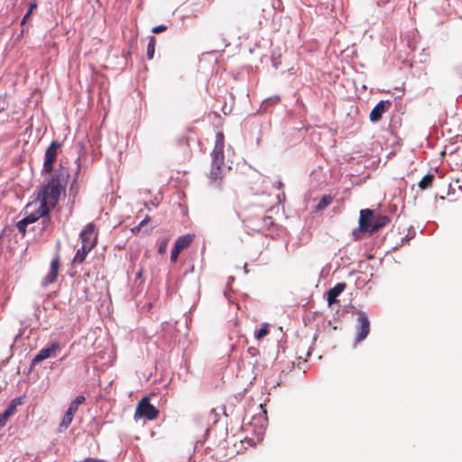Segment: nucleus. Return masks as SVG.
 Wrapping results in <instances>:
<instances>
[{
    "label": "nucleus",
    "instance_id": "obj_1",
    "mask_svg": "<svg viewBox=\"0 0 462 462\" xmlns=\"http://www.w3.org/2000/svg\"><path fill=\"white\" fill-rule=\"evenodd\" d=\"M62 143L57 140L52 141L47 147L44 153L42 173L50 174L46 182L37 190L36 199L33 202H58L63 195L66 197V188L70 178L68 167L61 164L54 169L57 161L58 151Z\"/></svg>",
    "mask_w": 462,
    "mask_h": 462
},
{
    "label": "nucleus",
    "instance_id": "obj_2",
    "mask_svg": "<svg viewBox=\"0 0 462 462\" xmlns=\"http://www.w3.org/2000/svg\"><path fill=\"white\" fill-rule=\"evenodd\" d=\"M391 221L388 216L376 215L374 216L372 209H362L359 217V230L354 231L353 235L356 239H359L357 236L361 232H369L370 234L377 232L380 228L387 226Z\"/></svg>",
    "mask_w": 462,
    "mask_h": 462
},
{
    "label": "nucleus",
    "instance_id": "obj_3",
    "mask_svg": "<svg viewBox=\"0 0 462 462\" xmlns=\"http://www.w3.org/2000/svg\"><path fill=\"white\" fill-rule=\"evenodd\" d=\"M159 415V411L150 403L149 397H143L137 404L135 417L145 418L147 420H155Z\"/></svg>",
    "mask_w": 462,
    "mask_h": 462
},
{
    "label": "nucleus",
    "instance_id": "obj_4",
    "mask_svg": "<svg viewBox=\"0 0 462 462\" xmlns=\"http://www.w3.org/2000/svg\"><path fill=\"white\" fill-rule=\"evenodd\" d=\"M81 245H87L89 248H94L97 244V235H95V225L88 223L79 234Z\"/></svg>",
    "mask_w": 462,
    "mask_h": 462
},
{
    "label": "nucleus",
    "instance_id": "obj_5",
    "mask_svg": "<svg viewBox=\"0 0 462 462\" xmlns=\"http://www.w3.org/2000/svg\"><path fill=\"white\" fill-rule=\"evenodd\" d=\"M60 269V257L59 254H56L50 264V271L47 275L43 278L42 284L46 287L50 284H52L56 282L59 272Z\"/></svg>",
    "mask_w": 462,
    "mask_h": 462
},
{
    "label": "nucleus",
    "instance_id": "obj_6",
    "mask_svg": "<svg viewBox=\"0 0 462 462\" xmlns=\"http://www.w3.org/2000/svg\"><path fill=\"white\" fill-rule=\"evenodd\" d=\"M393 102L391 100H381L379 103L375 105V106L372 109L369 119L372 123L379 122L383 115L389 110L392 106Z\"/></svg>",
    "mask_w": 462,
    "mask_h": 462
},
{
    "label": "nucleus",
    "instance_id": "obj_7",
    "mask_svg": "<svg viewBox=\"0 0 462 462\" xmlns=\"http://www.w3.org/2000/svg\"><path fill=\"white\" fill-rule=\"evenodd\" d=\"M60 349V345L58 342H52L48 347H44L33 357L32 365H34L51 356H52L58 350Z\"/></svg>",
    "mask_w": 462,
    "mask_h": 462
},
{
    "label": "nucleus",
    "instance_id": "obj_8",
    "mask_svg": "<svg viewBox=\"0 0 462 462\" xmlns=\"http://www.w3.org/2000/svg\"><path fill=\"white\" fill-rule=\"evenodd\" d=\"M358 334L356 337V341L360 342L364 340L370 332V321L368 319L367 315L365 312H359L358 314Z\"/></svg>",
    "mask_w": 462,
    "mask_h": 462
},
{
    "label": "nucleus",
    "instance_id": "obj_9",
    "mask_svg": "<svg viewBox=\"0 0 462 462\" xmlns=\"http://www.w3.org/2000/svg\"><path fill=\"white\" fill-rule=\"evenodd\" d=\"M54 206L55 204H41L37 210L28 214L24 218L29 224H32L40 217L46 216Z\"/></svg>",
    "mask_w": 462,
    "mask_h": 462
},
{
    "label": "nucleus",
    "instance_id": "obj_10",
    "mask_svg": "<svg viewBox=\"0 0 462 462\" xmlns=\"http://www.w3.org/2000/svg\"><path fill=\"white\" fill-rule=\"evenodd\" d=\"M346 284L345 282H338L327 292L328 304L331 306L337 302V298L345 291Z\"/></svg>",
    "mask_w": 462,
    "mask_h": 462
},
{
    "label": "nucleus",
    "instance_id": "obj_11",
    "mask_svg": "<svg viewBox=\"0 0 462 462\" xmlns=\"http://www.w3.org/2000/svg\"><path fill=\"white\" fill-rule=\"evenodd\" d=\"M79 171H80V165L79 164L77 171L74 175V178H73V180L70 183L69 189L68 199L72 200V202H74L75 199H77V196H78V193L79 190V182L77 180Z\"/></svg>",
    "mask_w": 462,
    "mask_h": 462
},
{
    "label": "nucleus",
    "instance_id": "obj_12",
    "mask_svg": "<svg viewBox=\"0 0 462 462\" xmlns=\"http://www.w3.org/2000/svg\"><path fill=\"white\" fill-rule=\"evenodd\" d=\"M272 189L274 193L276 202H285L286 195L284 192V184L282 183V181L281 180H278L273 184Z\"/></svg>",
    "mask_w": 462,
    "mask_h": 462
},
{
    "label": "nucleus",
    "instance_id": "obj_13",
    "mask_svg": "<svg viewBox=\"0 0 462 462\" xmlns=\"http://www.w3.org/2000/svg\"><path fill=\"white\" fill-rule=\"evenodd\" d=\"M78 410L79 409L69 404V407L66 411L65 415L63 416V419L60 424V429L66 430L70 425V423L73 420L74 415L78 411Z\"/></svg>",
    "mask_w": 462,
    "mask_h": 462
},
{
    "label": "nucleus",
    "instance_id": "obj_14",
    "mask_svg": "<svg viewBox=\"0 0 462 462\" xmlns=\"http://www.w3.org/2000/svg\"><path fill=\"white\" fill-rule=\"evenodd\" d=\"M91 250L92 248H89L87 245H81L80 248H79L76 252V254L73 258V263H82Z\"/></svg>",
    "mask_w": 462,
    "mask_h": 462
},
{
    "label": "nucleus",
    "instance_id": "obj_15",
    "mask_svg": "<svg viewBox=\"0 0 462 462\" xmlns=\"http://www.w3.org/2000/svg\"><path fill=\"white\" fill-rule=\"evenodd\" d=\"M193 239H194V235H185V236H180L175 241V245L182 251L192 243Z\"/></svg>",
    "mask_w": 462,
    "mask_h": 462
},
{
    "label": "nucleus",
    "instance_id": "obj_16",
    "mask_svg": "<svg viewBox=\"0 0 462 462\" xmlns=\"http://www.w3.org/2000/svg\"><path fill=\"white\" fill-rule=\"evenodd\" d=\"M280 100H281V98H280L279 96H273V97H270L268 98H265L262 102V105L260 106L259 112H266V111H268V109L271 106L277 105L280 102Z\"/></svg>",
    "mask_w": 462,
    "mask_h": 462
},
{
    "label": "nucleus",
    "instance_id": "obj_17",
    "mask_svg": "<svg viewBox=\"0 0 462 462\" xmlns=\"http://www.w3.org/2000/svg\"><path fill=\"white\" fill-rule=\"evenodd\" d=\"M435 180V175L432 173L426 174L420 181L419 188L420 190H424L432 186V182Z\"/></svg>",
    "mask_w": 462,
    "mask_h": 462
},
{
    "label": "nucleus",
    "instance_id": "obj_18",
    "mask_svg": "<svg viewBox=\"0 0 462 462\" xmlns=\"http://www.w3.org/2000/svg\"><path fill=\"white\" fill-rule=\"evenodd\" d=\"M212 165H216L217 168H221L224 164V152L212 151Z\"/></svg>",
    "mask_w": 462,
    "mask_h": 462
},
{
    "label": "nucleus",
    "instance_id": "obj_19",
    "mask_svg": "<svg viewBox=\"0 0 462 462\" xmlns=\"http://www.w3.org/2000/svg\"><path fill=\"white\" fill-rule=\"evenodd\" d=\"M149 42L147 45V59L152 60L154 57V51H155V44H156V38L154 36H149Z\"/></svg>",
    "mask_w": 462,
    "mask_h": 462
},
{
    "label": "nucleus",
    "instance_id": "obj_20",
    "mask_svg": "<svg viewBox=\"0 0 462 462\" xmlns=\"http://www.w3.org/2000/svg\"><path fill=\"white\" fill-rule=\"evenodd\" d=\"M270 332L269 330V324L263 323L262 324L261 328L254 332V337L257 340H261L263 337H264L266 335H268Z\"/></svg>",
    "mask_w": 462,
    "mask_h": 462
},
{
    "label": "nucleus",
    "instance_id": "obj_21",
    "mask_svg": "<svg viewBox=\"0 0 462 462\" xmlns=\"http://www.w3.org/2000/svg\"><path fill=\"white\" fill-rule=\"evenodd\" d=\"M213 151L224 152V134L221 132L217 134L215 147Z\"/></svg>",
    "mask_w": 462,
    "mask_h": 462
},
{
    "label": "nucleus",
    "instance_id": "obj_22",
    "mask_svg": "<svg viewBox=\"0 0 462 462\" xmlns=\"http://www.w3.org/2000/svg\"><path fill=\"white\" fill-rule=\"evenodd\" d=\"M37 7H38V5H37L36 2L30 3L28 11L23 15V17L21 21V25H23L26 23V21L30 18V16L32 14L33 11L37 9Z\"/></svg>",
    "mask_w": 462,
    "mask_h": 462
},
{
    "label": "nucleus",
    "instance_id": "obj_23",
    "mask_svg": "<svg viewBox=\"0 0 462 462\" xmlns=\"http://www.w3.org/2000/svg\"><path fill=\"white\" fill-rule=\"evenodd\" d=\"M221 168H217L216 165H212V169L209 173V179L212 181H217L220 179Z\"/></svg>",
    "mask_w": 462,
    "mask_h": 462
},
{
    "label": "nucleus",
    "instance_id": "obj_24",
    "mask_svg": "<svg viewBox=\"0 0 462 462\" xmlns=\"http://www.w3.org/2000/svg\"><path fill=\"white\" fill-rule=\"evenodd\" d=\"M150 220H151L150 217L145 216L144 218L142 219L141 222L137 226H134L131 229L132 233L138 234L141 231L142 227L144 226V225H146L148 222H150Z\"/></svg>",
    "mask_w": 462,
    "mask_h": 462
},
{
    "label": "nucleus",
    "instance_id": "obj_25",
    "mask_svg": "<svg viewBox=\"0 0 462 462\" xmlns=\"http://www.w3.org/2000/svg\"><path fill=\"white\" fill-rule=\"evenodd\" d=\"M29 225V222L27 221V219H25L24 217L23 219H21L20 221L17 222L16 224V227L18 229V231L23 235L24 236L25 233H26V227L27 226Z\"/></svg>",
    "mask_w": 462,
    "mask_h": 462
},
{
    "label": "nucleus",
    "instance_id": "obj_26",
    "mask_svg": "<svg viewBox=\"0 0 462 462\" xmlns=\"http://www.w3.org/2000/svg\"><path fill=\"white\" fill-rule=\"evenodd\" d=\"M85 397L83 395L77 396L70 403V405L74 406L75 408L79 409V406L85 402Z\"/></svg>",
    "mask_w": 462,
    "mask_h": 462
},
{
    "label": "nucleus",
    "instance_id": "obj_27",
    "mask_svg": "<svg viewBox=\"0 0 462 462\" xmlns=\"http://www.w3.org/2000/svg\"><path fill=\"white\" fill-rule=\"evenodd\" d=\"M181 250L179 249L175 245L171 254V261L172 263H175L179 257V254H180Z\"/></svg>",
    "mask_w": 462,
    "mask_h": 462
},
{
    "label": "nucleus",
    "instance_id": "obj_28",
    "mask_svg": "<svg viewBox=\"0 0 462 462\" xmlns=\"http://www.w3.org/2000/svg\"><path fill=\"white\" fill-rule=\"evenodd\" d=\"M16 400H13L8 408L5 411L4 413H7V419L14 413L16 407Z\"/></svg>",
    "mask_w": 462,
    "mask_h": 462
},
{
    "label": "nucleus",
    "instance_id": "obj_29",
    "mask_svg": "<svg viewBox=\"0 0 462 462\" xmlns=\"http://www.w3.org/2000/svg\"><path fill=\"white\" fill-rule=\"evenodd\" d=\"M166 30H167V26H166V25H164V24H161V25L154 26V27L152 29V32L153 33H156V34H157V33H161V32H164V31H166Z\"/></svg>",
    "mask_w": 462,
    "mask_h": 462
},
{
    "label": "nucleus",
    "instance_id": "obj_30",
    "mask_svg": "<svg viewBox=\"0 0 462 462\" xmlns=\"http://www.w3.org/2000/svg\"><path fill=\"white\" fill-rule=\"evenodd\" d=\"M247 353L249 354L250 356L252 357H257L259 356V350L256 348V347H254V346H250L248 349H247Z\"/></svg>",
    "mask_w": 462,
    "mask_h": 462
},
{
    "label": "nucleus",
    "instance_id": "obj_31",
    "mask_svg": "<svg viewBox=\"0 0 462 462\" xmlns=\"http://www.w3.org/2000/svg\"><path fill=\"white\" fill-rule=\"evenodd\" d=\"M7 420V413H3L0 415V429L5 425Z\"/></svg>",
    "mask_w": 462,
    "mask_h": 462
},
{
    "label": "nucleus",
    "instance_id": "obj_32",
    "mask_svg": "<svg viewBox=\"0 0 462 462\" xmlns=\"http://www.w3.org/2000/svg\"><path fill=\"white\" fill-rule=\"evenodd\" d=\"M391 0H375L376 5L378 7H383L385 5L390 3Z\"/></svg>",
    "mask_w": 462,
    "mask_h": 462
},
{
    "label": "nucleus",
    "instance_id": "obj_33",
    "mask_svg": "<svg viewBox=\"0 0 462 462\" xmlns=\"http://www.w3.org/2000/svg\"><path fill=\"white\" fill-rule=\"evenodd\" d=\"M331 197L328 195H324L321 197L319 202H330Z\"/></svg>",
    "mask_w": 462,
    "mask_h": 462
},
{
    "label": "nucleus",
    "instance_id": "obj_34",
    "mask_svg": "<svg viewBox=\"0 0 462 462\" xmlns=\"http://www.w3.org/2000/svg\"><path fill=\"white\" fill-rule=\"evenodd\" d=\"M166 250V242L162 243L159 247V253L163 254Z\"/></svg>",
    "mask_w": 462,
    "mask_h": 462
},
{
    "label": "nucleus",
    "instance_id": "obj_35",
    "mask_svg": "<svg viewBox=\"0 0 462 462\" xmlns=\"http://www.w3.org/2000/svg\"><path fill=\"white\" fill-rule=\"evenodd\" d=\"M82 462H100V460L97 458L87 457Z\"/></svg>",
    "mask_w": 462,
    "mask_h": 462
},
{
    "label": "nucleus",
    "instance_id": "obj_36",
    "mask_svg": "<svg viewBox=\"0 0 462 462\" xmlns=\"http://www.w3.org/2000/svg\"><path fill=\"white\" fill-rule=\"evenodd\" d=\"M272 61H273V66L277 69L280 62L277 60V59H274V58H273Z\"/></svg>",
    "mask_w": 462,
    "mask_h": 462
},
{
    "label": "nucleus",
    "instance_id": "obj_37",
    "mask_svg": "<svg viewBox=\"0 0 462 462\" xmlns=\"http://www.w3.org/2000/svg\"><path fill=\"white\" fill-rule=\"evenodd\" d=\"M328 204H318L317 206V210H321L322 208H324L325 206H327Z\"/></svg>",
    "mask_w": 462,
    "mask_h": 462
},
{
    "label": "nucleus",
    "instance_id": "obj_38",
    "mask_svg": "<svg viewBox=\"0 0 462 462\" xmlns=\"http://www.w3.org/2000/svg\"><path fill=\"white\" fill-rule=\"evenodd\" d=\"M263 434V430L261 429V431L258 433L257 441H260L262 439Z\"/></svg>",
    "mask_w": 462,
    "mask_h": 462
},
{
    "label": "nucleus",
    "instance_id": "obj_39",
    "mask_svg": "<svg viewBox=\"0 0 462 462\" xmlns=\"http://www.w3.org/2000/svg\"><path fill=\"white\" fill-rule=\"evenodd\" d=\"M141 274H142V273H141V272H139V273H138V274H137V276H138V277H140V276H141Z\"/></svg>",
    "mask_w": 462,
    "mask_h": 462
}]
</instances>
